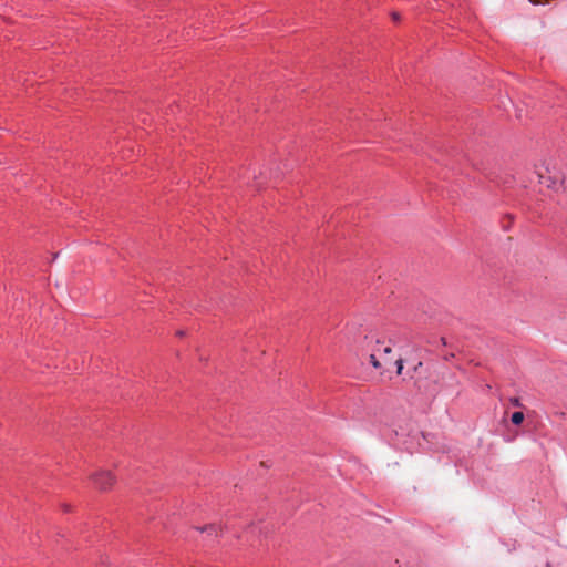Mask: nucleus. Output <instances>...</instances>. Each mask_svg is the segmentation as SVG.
<instances>
[{
	"mask_svg": "<svg viewBox=\"0 0 567 567\" xmlns=\"http://www.w3.org/2000/svg\"><path fill=\"white\" fill-rule=\"evenodd\" d=\"M538 182L547 188L558 190L563 185V176L559 172H553L549 167H537L535 171Z\"/></svg>",
	"mask_w": 567,
	"mask_h": 567,
	"instance_id": "1",
	"label": "nucleus"
},
{
	"mask_svg": "<svg viewBox=\"0 0 567 567\" xmlns=\"http://www.w3.org/2000/svg\"><path fill=\"white\" fill-rule=\"evenodd\" d=\"M511 421H512V423H513V424H515V425H519V424H522V423H523V421H524V413H523V412H519V411L514 412V413L512 414V416H511Z\"/></svg>",
	"mask_w": 567,
	"mask_h": 567,
	"instance_id": "4",
	"label": "nucleus"
},
{
	"mask_svg": "<svg viewBox=\"0 0 567 567\" xmlns=\"http://www.w3.org/2000/svg\"><path fill=\"white\" fill-rule=\"evenodd\" d=\"M375 351L379 353V354H384V355H388L391 353L392 349L390 346H379Z\"/></svg>",
	"mask_w": 567,
	"mask_h": 567,
	"instance_id": "6",
	"label": "nucleus"
},
{
	"mask_svg": "<svg viewBox=\"0 0 567 567\" xmlns=\"http://www.w3.org/2000/svg\"><path fill=\"white\" fill-rule=\"evenodd\" d=\"M392 19H393L394 21H399V20H400V16H399V13H398V12H393V13H392Z\"/></svg>",
	"mask_w": 567,
	"mask_h": 567,
	"instance_id": "9",
	"label": "nucleus"
},
{
	"mask_svg": "<svg viewBox=\"0 0 567 567\" xmlns=\"http://www.w3.org/2000/svg\"><path fill=\"white\" fill-rule=\"evenodd\" d=\"M378 354H379V353L374 350V352H373V353H371V354H370V357H369V361H370V363H371L374 368H377V369H378V368H380V365H381L380 361L378 360Z\"/></svg>",
	"mask_w": 567,
	"mask_h": 567,
	"instance_id": "5",
	"label": "nucleus"
},
{
	"mask_svg": "<svg viewBox=\"0 0 567 567\" xmlns=\"http://www.w3.org/2000/svg\"><path fill=\"white\" fill-rule=\"evenodd\" d=\"M92 481L99 489L106 491L113 486L115 478L110 471H99L92 476Z\"/></svg>",
	"mask_w": 567,
	"mask_h": 567,
	"instance_id": "2",
	"label": "nucleus"
},
{
	"mask_svg": "<svg viewBox=\"0 0 567 567\" xmlns=\"http://www.w3.org/2000/svg\"><path fill=\"white\" fill-rule=\"evenodd\" d=\"M395 364H396V372L398 374H401L402 373V370H403V360L402 359H398L395 361Z\"/></svg>",
	"mask_w": 567,
	"mask_h": 567,
	"instance_id": "7",
	"label": "nucleus"
},
{
	"mask_svg": "<svg viewBox=\"0 0 567 567\" xmlns=\"http://www.w3.org/2000/svg\"><path fill=\"white\" fill-rule=\"evenodd\" d=\"M511 404L514 405V406H520V401L518 398H512L511 399Z\"/></svg>",
	"mask_w": 567,
	"mask_h": 567,
	"instance_id": "8",
	"label": "nucleus"
},
{
	"mask_svg": "<svg viewBox=\"0 0 567 567\" xmlns=\"http://www.w3.org/2000/svg\"><path fill=\"white\" fill-rule=\"evenodd\" d=\"M202 533H207L209 536H217L219 533V527L215 524L206 525L199 528Z\"/></svg>",
	"mask_w": 567,
	"mask_h": 567,
	"instance_id": "3",
	"label": "nucleus"
}]
</instances>
